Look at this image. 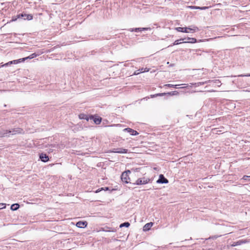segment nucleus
Masks as SVG:
<instances>
[{
    "label": "nucleus",
    "mask_w": 250,
    "mask_h": 250,
    "mask_svg": "<svg viewBox=\"0 0 250 250\" xmlns=\"http://www.w3.org/2000/svg\"><path fill=\"white\" fill-rule=\"evenodd\" d=\"M23 130L21 128L12 129L11 130L0 129V137H10L11 135L21 133Z\"/></svg>",
    "instance_id": "1"
},
{
    "label": "nucleus",
    "mask_w": 250,
    "mask_h": 250,
    "mask_svg": "<svg viewBox=\"0 0 250 250\" xmlns=\"http://www.w3.org/2000/svg\"><path fill=\"white\" fill-rule=\"evenodd\" d=\"M175 29L178 32L184 33H194L199 30L198 28L194 25L191 26V27H176Z\"/></svg>",
    "instance_id": "2"
},
{
    "label": "nucleus",
    "mask_w": 250,
    "mask_h": 250,
    "mask_svg": "<svg viewBox=\"0 0 250 250\" xmlns=\"http://www.w3.org/2000/svg\"><path fill=\"white\" fill-rule=\"evenodd\" d=\"M150 181V179L148 178L143 177L142 178H139L136 181L135 184L137 185L146 184Z\"/></svg>",
    "instance_id": "3"
},
{
    "label": "nucleus",
    "mask_w": 250,
    "mask_h": 250,
    "mask_svg": "<svg viewBox=\"0 0 250 250\" xmlns=\"http://www.w3.org/2000/svg\"><path fill=\"white\" fill-rule=\"evenodd\" d=\"M130 173V171L128 170L127 171H125L124 172L122 175H121V179L123 182L128 183L129 182L128 181V180L129 179V178L128 177V173Z\"/></svg>",
    "instance_id": "4"
},
{
    "label": "nucleus",
    "mask_w": 250,
    "mask_h": 250,
    "mask_svg": "<svg viewBox=\"0 0 250 250\" xmlns=\"http://www.w3.org/2000/svg\"><path fill=\"white\" fill-rule=\"evenodd\" d=\"M111 152L118 153H127L128 150L123 148H118L113 149Z\"/></svg>",
    "instance_id": "5"
},
{
    "label": "nucleus",
    "mask_w": 250,
    "mask_h": 250,
    "mask_svg": "<svg viewBox=\"0 0 250 250\" xmlns=\"http://www.w3.org/2000/svg\"><path fill=\"white\" fill-rule=\"evenodd\" d=\"M157 183L161 184H167L168 183V181L167 179L165 178L163 174H160L159 179L157 181Z\"/></svg>",
    "instance_id": "6"
},
{
    "label": "nucleus",
    "mask_w": 250,
    "mask_h": 250,
    "mask_svg": "<svg viewBox=\"0 0 250 250\" xmlns=\"http://www.w3.org/2000/svg\"><path fill=\"white\" fill-rule=\"evenodd\" d=\"M18 18H24V19L31 20L33 19V16L31 14H21L18 15Z\"/></svg>",
    "instance_id": "7"
},
{
    "label": "nucleus",
    "mask_w": 250,
    "mask_h": 250,
    "mask_svg": "<svg viewBox=\"0 0 250 250\" xmlns=\"http://www.w3.org/2000/svg\"><path fill=\"white\" fill-rule=\"evenodd\" d=\"M124 131H127L128 132L130 133L132 135H136L138 134V133L136 131L130 128H125L123 130Z\"/></svg>",
    "instance_id": "8"
},
{
    "label": "nucleus",
    "mask_w": 250,
    "mask_h": 250,
    "mask_svg": "<svg viewBox=\"0 0 250 250\" xmlns=\"http://www.w3.org/2000/svg\"><path fill=\"white\" fill-rule=\"evenodd\" d=\"M87 224V223L86 221H84V222L79 221L77 223L76 226L78 228H84L86 227Z\"/></svg>",
    "instance_id": "9"
},
{
    "label": "nucleus",
    "mask_w": 250,
    "mask_h": 250,
    "mask_svg": "<svg viewBox=\"0 0 250 250\" xmlns=\"http://www.w3.org/2000/svg\"><path fill=\"white\" fill-rule=\"evenodd\" d=\"M22 62V59H20L19 60H16L10 61L8 62L5 63L4 65H3V66H7V65H8L9 64H17V63Z\"/></svg>",
    "instance_id": "10"
},
{
    "label": "nucleus",
    "mask_w": 250,
    "mask_h": 250,
    "mask_svg": "<svg viewBox=\"0 0 250 250\" xmlns=\"http://www.w3.org/2000/svg\"><path fill=\"white\" fill-rule=\"evenodd\" d=\"M247 243V241L245 240H239L237 242H233L231 245V247H235V246H238V245H240L242 244H244V243Z\"/></svg>",
    "instance_id": "11"
},
{
    "label": "nucleus",
    "mask_w": 250,
    "mask_h": 250,
    "mask_svg": "<svg viewBox=\"0 0 250 250\" xmlns=\"http://www.w3.org/2000/svg\"><path fill=\"white\" fill-rule=\"evenodd\" d=\"M40 158L44 162H46L49 160L48 156L46 154L42 153L40 156Z\"/></svg>",
    "instance_id": "12"
},
{
    "label": "nucleus",
    "mask_w": 250,
    "mask_h": 250,
    "mask_svg": "<svg viewBox=\"0 0 250 250\" xmlns=\"http://www.w3.org/2000/svg\"><path fill=\"white\" fill-rule=\"evenodd\" d=\"M149 28H131L129 29V31L131 32H138V31H142L144 30H147Z\"/></svg>",
    "instance_id": "13"
},
{
    "label": "nucleus",
    "mask_w": 250,
    "mask_h": 250,
    "mask_svg": "<svg viewBox=\"0 0 250 250\" xmlns=\"http://www.w3.org/2000/svg\"><path fill=\"white\" fill-rule=\"evenodd\" d=\"M90 119H93L94 123L97 125L100 124L102 121V118L99 117L94 118L93 116H91Z\"/></svg>",
    "instance_id": "14"
},
{
    "label": "nucleus",
    "mask_w": 250,
    "mask_h": 250,
    "mask_svg": "<svg viewBox=\"0 0 250 250\" xmlns=\"http://www.w3.org/2000/svg\"><path fill=\"white\" fill-rule=\"evenodd\" d=\"M187 40L188 41H185V42H183L184 43H195L196 42H197V40L195 38H187Z\"/></svg>",
    "instance_id": "15"
},
{
    "label": "nucleus",
    "mask_w": 250,
    "mask_h": 250,
    "mask_svg": "<svg viewBox=\"0 0 250 250\" xmlns=\"http://www.w3.org/2000/svg\"><path fill=\"white\" fill-rule=\"evenodd\" d=\"M153 224L152 223H147L144 227V230H148L152 226Z\"/></svg>",
    "instance_id": "16"
},
{
    "label": "nucleus",
    "mask_w": 250,
    "mask_h": 250,
    "mask_svg": "<svg viewBox=\"0 0 250 250\" xmlns=\"http://www.w3.org/2000/svg\"><path fill=\"white\" fill-rule=\"evenodd\" d=\"M37 56V55L36 53H33L32 54H31L30 56H29L28 57L22 58V61H24L25 60H26L28 59H31L34 58V57H36Z\"/></svg>",
    "instance_id": "17"
},
{
    "label": "nucleus",
    "mask_w": 250,
    "mask_h": 250,
    "mask_svg": "<svg viewBox=\"0 0 250 250\" xmlns=\"http://www.w3.org/2000/svg\"><path fill=\"white\" fill-rule=\"evenodd\" d=\"M20 207V206L18 204H14L11 206V209L12 210H16Z\"/></svg>",
    "instance_id": "18"
},
{
    "label": "nucleus",
    "mask_w": 250,
    "mask_h": 250,
    "mask_svg": "<svg viewBox=\"0 0 250 250\" xmlns=\"http://www.w3.org/2000/svg\"><path fill=\"white\" fill-rule=\"evenodd\" d=\"M180 84H175V85H173V84H165V86H168V87H174L175 88H177V85H180ZM181 85H184V86L183 87H187V84H182Z\"/></svg>",
    "instance_id": "19"
},
{
    "label": "nucleus",
    "mask_w": 250,
    "mask_h": 250,
    "mask_svg": "<svg viewBox=\"0 0 250 250\" xmlns=\"http://www.w3.org/2000/svg\"><path fill=\"white\" fill-rule=\"evenodd\" d=\"M79 117L80 119H85L87 121H88V118L87 117V116L84 114H80L79 115Z\"/></svg>",
    "instance_id": "20"
},
{
    "label": "nucleus",
    "mask_w": 250,
    "mask_h": 250,
    "mask_svg": "<svg viewBox=\"0 0 250 250\" xmlns=\"http://www.w3.org/2000/svg\"><path fill=\"white\" fill-rule=\"evenodd\" d=\"M189 7L190 8H191V9H201V10H205V9H206L208 8V7H206V6H205V7H197V6H190Z\"/></svg>",
    "instance_id": "21"
},
{
    "label": "nucleus",
    "mask_w": 250,
    "mask_h": 250,
    "mask_svg": "<svg viewBox=\"0 0 250 250\" xmlns=\"http://www.w3.org/2000/svg\"><path fill=\"white\" fill-rule=\"evenodd\" d=\"M185 39H186V38H185V39H180V40H178L175 41L173 42V45H178V44H180V43H181V42H179V41H182L184 42V41Z\"/></svg>",
    "instance_id": "22"
},
{
    "label": "nucleus",
    "mask_w": 250,
    "mask_h": 250,
    "mask_svg": "<svg viewBox=\"0 0 250 250\" xmlns=\"http://www.w3.org/2000/svg\"><path fill=\"white\" fill-rule=\"evenodd\" d=\"M129 226H130V224L128 222H125V223L121 224L120 225V228H122L124 227H128Z\"/></svg>",
    "instance_id": "23"
},
{
    "label": "nucleus",
    "mask_w": 250,
    "mask_h": 250,
    "mask_svg": "<svg viewBox=\"0 0 250 250\" xmlns=\"http://www.w3.org/2000/svg\"><path fill=\"white\" fill-rule=\"evenodd\" d=\"M140 69L141 70V72H142V73L145 72H148L149 70L148 68H142Z\"/></svg>",
    "instance_id": "24"
},
{
    "label": "nucleus",
    "mask_w": 250,
    "mask_h": 250,
    "mask_svg": "<svg viewBox=\"0 0 250 250\" xmlns=\"http://www.w3.org/2000/svg\"><path fill=\"white\" fill-rule=\"evenodd\" d=\"M243 179L245 180L250 181V176L245 175L243 176Z\"/></svg>",
    "instance_id": "25"
},
{
    "label": "nucleus",
    "mask_w": 250,
    "mask_h": 250,
    "mask_svg": "<svg viewBox=\"0 0 250 250\" xmlns=\"http://www.w3.org/2000/svg\"><path fill=\"white\" fill-rule=\"evenodd\" d=\"M141 72V70L140 69H139V70H137L136 71H135L134 72V75H138L139 74H140Z\"/></svg>",
    "instance_id": "26"
},
{
    "label": "nucleus",
    "mask_w": 250,
    "mask_h": 250,
    "mask_svg": "<svg viewBox=\"0 0 250 250\" xmlns=\"http://www.w3.org/2000/svg\"><path fill=\"white\" fill-rule=\"evenodd\" d=\"M5 204L3 203L0 204V209H2L5 208Z\"/></svg>",
    "instance_id": "27"
},
{
    "label": "nucleus",
    "mask_w": 250,
    "mask_h": 250,
    "mask_svg": "<svg viewBox=\"0 0 250 250\" xmlns=\"http://www.w3.org/2000/svg\"><path fill=\"white\" fill-rule=\"evenodd\" d=\"M18 18H18V15L16 17H13L11 21H16Z\"/></svg>",
    "instance_id": "28"
},
{
    "label": "nucleus",
    "mask_w": 250,
    "mask_h": 250,
    "mask_svg": "<svg viewBox=\"0 0 250 250\" xmlns=\"http://www.w3.org/2000/svg\"><path fill=\"white\" fill-rule=\"evenodd\" d=\"M239 77H249L250 76V74H246V75H238Z\"/></svg>",
    "instance_id": "29"
},
{
    "label": "nucleus",
    "mask_w": 250,
    "mask_h": 250,
    "mask_svg": "<svg viewBox=\"0 0 250 250\" xmlns=\"http://www.w3.org/2000/svg\"><path fill=\"white\" fill-rule=\"evenodd\" d=\"M165 94H165V93L159 94H157V95H156V96H158V95H160H160H165Z\"/></svg>",
    "instance_id": "30"
},
{
    "label": "nucleus",
    "mask_w": 250,
    "mask_h": 250,
    "mask_svg": "<svg viewBox=\"0 0 250 250\" xmlns=\"http://www.w3.org/2000/svg\"><path fill=\"white\" fill-rule=\"evenodd\" d=\"M175 93H178V92L175 91L173 92L172 94L174 95V94H175Z\"/></svg>",
    "instance_id": "31"
},
{
    "label": "nucleus",
    "mask_w": 250,
    "mask_h": 250,
    "mask_svg": "<svg viewBox=\"0 0 250 250\" xmlns=\"http://www.w3.org/2000/svg\"><path fill=\"white\" fill-rule=\"evenodd\" d=\"M151 97H155V95H151Z\"/></svg>",
    "instance_id": "32"
}]
</instances>
